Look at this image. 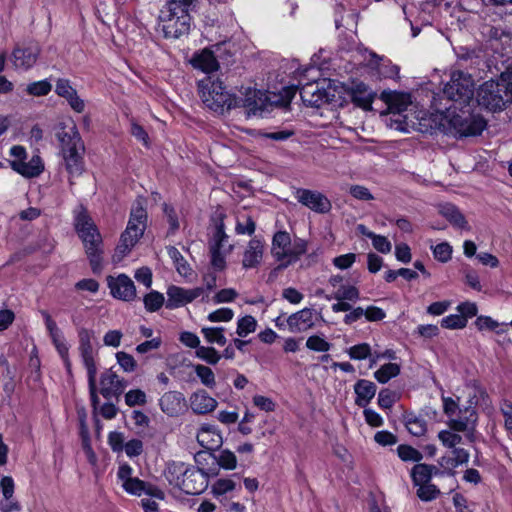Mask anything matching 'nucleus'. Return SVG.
<instances>
[{
	"label": "nucleus",
	"mask_w": 512,
	"mask_h": 512,
	"mask_svg": "<svg viewBox=\"0 0 512 512\" xmlns=\"http://www.w3.org/2000/svg\"><path fill=\"white\" fill-rule=\"evenodd\" d=\"M231 250V245H229L227 251H218L216 249H210L211 266L217 271H223L226 268V255L229 254Z\"/></svg>",
	"instance_id": "603ef678"
},
{
	"label": "nucleus",
	"mask_w": 512,
	"mask_h": 512,
	"mask_svg": "<svg viewBox=\"0 0 512 512\" xmlns=\"http://www.w3.org/2000/svg\"><path fill=\"white\" fill-rule=\"evenodd\" d=\"M397 454L404 462H415L418 464L423 459V455L419 450L406 444H401L397 447Z\"/></svg>",
	"instance_id": "79ce46f5"
},
{
	"label": "nucleus",
	"mask_w": 512,
	"mask_h": 512,
	"mask_svg": "<svg viewBox=\"0 0 512 512\" xmlns=\"http://www.w3.org/2000/svg\"><path fill=\"white\" fill-rule=\"evenodd\" d=\"M348 96L351 101L364 110H371L372 103L376 96L368 85L363 82L353 83L347 90Z\"/></svg>",
	"instance_id": "6ab92c4d"
},
{
	"label": "nucleus",
	"mask_w": 512,
	"mask_h": 512,
	"mask_svg": "<svg viewBox=\"0 0 512 512\" xmlns=\"http://www.w3.org/2000/svg\"><path fill=\"white\" fill-rule=\"evenodd\" d=\"M441 327L450 330L463 329L467 325V321L465 317L460 316V314H450L443 317L440 321Z\"/></svg>",
	"instance_id": "3c124183"
},
{
	"label": "nucleus",
	"mask_w": 512,
	"mask_h": 512,
	"mask_svg": "<svg viewBox=\"0 0 512 512\" xmlns=\"http://www.w3.org/2000/svg\"><path fill=\"white\" fill-rule=\"evenodd\" d=\"M354 57L358 60L359 65H365V67L375 71L379 77L393 78L399 74V67L397 65L392 64L389 59L379 56L362 46L356 48Z\"/></svg>",
	"instance_id": "9b49d317"
},
{
	"label": "nucleus",
	"mask_w": 512,
	"mask_h": 512,
	"mask_svg": "<svg viewBox=\"0 0 512 512\" xmlns=\"http://www.w3.org/2000/svg\"><path fill=\"white\" fill-rule=\"evenodd\" d=\"M462 114H453L449 120L450 126L460 137L480 135L487 126L485 119L480 115L467 114L460 110Z\"/></svg>",
	"instance_id": "ddd939ff"
},
{
	"label": "nucleus",
	"mask_w": 512,
	"mask_h": 512,
	"mask_svg": "<svg viewBox=\"0 0 512 512\" xmlns=\"http://www.w3.org/2000/svg\"><path fill=\"white\" fill-rule=\"evenodd\" d=\"M74 227L83 242L92 271L99 272L102 266V236L87 210L82 206L74 212Z\"/></svg>",
	"instance_id": "f03ea898"
},
{
	"label": "nucleus",
	"mask_w": 512,
	"mask_h": 512,
	"mask_svg": "<svg viewBox=\"0 0 512 512\" xmlns=\"http://www.w3.org/2000/svg\"><path fill=\"white\" fill-rule=\"evenodd\" d=\"M440 213L455 227L461 229L467 227L465 217L455 205L450 203L442 205L440 207Z\"/></svg>",
	"instance_id": "72a5a7b5"
},
{
	"label": "nucleus",
	"mask_w": 512,
	"mask_h": 512,
	"mask_svg": "<svg viewBox=\"0 0 512 512\" xmlns=\"http://www.w3.org/2000/svg\"><path fill=\"white\" fill-rule=\"evenodd\" d=\"M194 372L204 386L210 389L215 388V374L210 367L197 364L194 366Z\"/></svg>",
	"instance_id": "37998d69"
},
{
	"label": "nucleus",
	"mask_w": 512,
	"mask_h": 512,
	"mask_svg": "<svg viewBox=\"0 0 512 512\" xmlns=\"http://www.w3.org/2000/svg\"><path fill=\"white\" fill-rule=\"evenodd\" d=\"M416 487H418L417 496L422 501H432L440 495V490L437 488L436 485L432 484L431 482L416 485Z\"/></svg>",
	"instance_id": "de8ad7c7"
},
{
	"label": "nucleus",
	"mask_w": 512,
	"mask_h": 512,
	"mask_svg": "<svg viewBox=\"0 0 512 512\" xmlns=\"http://www.w3.org/2000/svg\"><path fill=\"white\" fill-rule=\"evenodd\" d=\"M306 347L316 352H328L331 348V344L318 335H312L308 337Z\"/></svg>",
	"instance_id": "4d7b16f0"
},
{
	"label": "nucleus",
	"mask_w": 512,
	"mask_h": 512,
	"mask_svg": "<svg viewBox=\"0 0 512 512\" xmlns=\"http://www.w3.org/2000/svg\"><path fill=\"white\" fill-rule=\"evenodd\" d=\"M100 386V393L104 398L108 399L123 391L124 382L110 369L101 375Z\"/></svg>",
	"instance_id": "393cba45"
},
{
	"label": "nucleus",
	"mask_w": 512,
	"mask_h": 512,
	"mask_svg": "<svg viewBox=\"0 0 512 512\" xmlns=\"http://www.w3.org/2000/svg\"><path fill=\"white\" fill-rule=\"evenodd\" d=\"M396 393L389 389H383L378 394V405L382 409H390L396 402Z\"/></svg>",
	"instance_id": "0e129e2a"
},
{
	"label": "nucleus",
	"mask_w": 512,
	"mask_h": 512,
	"mask_svg": "<svg viewBox=\"0 0 512 512\" xmlns=\"http://www.w3.org/2000/svg\"><path fill=\"white\" fill-rule=\"evenodd\" d=\"M166 308L173 310L190 303L188 288L170 285L166 290Z\"/></svg>",
	"instance_id": "c756f323"
},
{
	"label": "nucleus",
	"mask_w": 512,
	"mask_h": 512,
	"mask_svg": "<svg viewBox=\"0 0 512 512\" xmlns=\"http://www.w3.org/2000/svg\"><path fill=\"white\" fill-rule=\"evenodd\" d=\"M116 359L117 363L125 372L130 373L135 371L137 364L132 355L120 351L116 353Z\"/></svg>",
	"instance_id": "680f3d73"
},
{
	"label": "nucleus",
	"mask_w": 512,
	"mask_h": 512,
	"mask_svg": "<svg viewBox=\"0 0 512 512\" xmlns=\"http://www.w3.org/2000/svg\"><path fill=\"white\" fill-rule=\"evenodd\" d=\"M308 242L302 238L292 241L285 230L277 231L271 242V255L279 263L277 269H285L296 263L307 252Z\"/></svg>",
	"instance_id": "0eeeda50"
},
{
	"label": "nucleus",
	"mask_w": 512,
	"mask_h": 512,
	"mask_svg": "<svg viewBox=\"0 0 512 512\" xmlns=\"http://www.w3.org/2000/svg\"><path fill=\"white\" fill-rule=\"evenodd\" d=\"M198 91L204 105L219 114L239 104L238 98L227 91L223 82L213 75H206L199 80Z\"/></svg>",
	"instance_id": "39448f33"
},
{
	"label": "nucleus",
	"mask_w": 512,
	"mask_h": 512,
	"mask_svg": "<svg viewBox=\"0 0 512 512\" xmlns=\"http://www.w3.org/2000/svg\"><path fill=\"white\" fill-rule=\"evenodd\" d=\"M463 275H464V279H465V283L471 287L473 290L475 291H482V285L480 283V277H479V274L478 272L469 267V266H466L463 268Z\"/></svg>",
	"instance_id": "13d9d810"
},
{
	"label": "nucleus",
	"mask_w": 512,
	"mask_h": 512,
	"mask_svg": "<svg viewBox=\"0 0 512 512\" xmlns=\"http://www.w3.org/2000/svg\"><path fill=\"white\" fill-rule=\"evenodd\" d=\"M147 212L141 200H137L130 213L126 229L121 234L113 255L114 262H120L127 256L146 229Z\"/></svg>",
	"instance_id": "423d86ee"
},
{
	"label": "nucleus",
	"mask_w": 512,
	"mask_h": 512,
	"mask_svg": "<svg viewBox=\"0 0 512 512\" xmlns=\"http://www.w3.org/2000/svg\"><path fill=\"white\" fill-rule=\"evenodd\" d=\"M256 328V319L251 315H246L238 319L236 333L239 337H246L255 332Z\"/></svg>",
	"instance_id": "a18cd8bd"
},
{
	"label": "nucleus",
	"mask_w": 512,
	"mask_h": 512,
	"mask_svg": "<svg viewBox=\"0 0 512 512\" xmlns=\"http://www.w3.org/2000/svg\"><path fill=\"white\" fill-rule=\"evenodd\" d=\"M360 298V292L354 285H341L332 297L328 299L356 302Z\"/></svg>",
	"instance_id": "e433bc0d"
},
{
	"label": "nucleus",
	"mask_w": 512,
	"mask_h": 512,
	"mask_svg": "<svg viewBox=\"0 0 512 512\" xmlns=\"http://www.w3.org/2000/svg\"><path fill=\"white\" fill-rule=\"evenodd\" d=\"M159 406L163 413L174 417L178 416L185 410L186 401L181 392L168 391L161 396Z\"/></svg>",
	"instance_id": "412c9836"
},
{
	"label": "nucleus",
	"mask_w": 512,
	"mask_h": 512,
	"mask_svg": "<svg viewBox=\"0 0 512 512\" xmlns=\"http://www.w3.org/2000/svg\"><path fill=\"white\" fill-rule=\"evenodd\" d=\"M191 64L194 68L200 69L208 75L214 71H217L219 68L216 57L209 49H203L199 53H196L191 60Z\"/></svg>",
	"instance_id": "c85d7f7f"
},
{
	"label": "nucleus",
	"mask_w": 512,
	"mask_h": 512,
	"mask_svg": "<svg viewBox=\"0 0 512 512\" xmlns=\"http://www.w3.org/2000/svg\"><path fill=\"white\" fill-rule=\"evenodd\" d=\"M239 475L233 474L230 478H219L212 485V493L215 498L221 497L233 492L235 489H241Z\"/></svg>",
	"instance_id": "473e14b6"
},
{
	"label": "nucleus",
	"mask_w": 512,
	"mask_h": 512,
	"mask_svg": "<svg viewBox=\"0 0 512 512\" xmlns=\"http://www.w3.org/2000/svg\"><path fill=\"white\" fill-rule=\"evenodd\" d=\"M168 255L174 261L176 269L180 275L187 276L190 272V266L185 261L179 250L175 247L168 248Z\"/></svg>",
	"instance_id": "8fccbe9b"
},
{
	"label": "nucleus",
	"mask_w": 512,
	"mask_h": 512,
	"mask_svg": "<svg viewBox=\"0 0 512 512\" xmlns=\"http://www.w3.org/2000/svg\"><path fill=\"white\" fill-rule=\"evenodd\" d=\"M122 488L130 495L141 496L147 494L162 499L163 493L160 490L153 489L151 485H147L146 482L134 477L122 484Z\"/></svg>",
	"instance_id": "7c9ffc66"
},
{
	"label": "nucleus",
	"mask_w": 512,
	"mask_h": 512,
	"mask_svg": "<svg viewBox=\"0 0 512 512\" xmlns=\"http://www.w3.org/2000/svg\"><path fill=\"white\" fill-rule=\"evenodd\" d=\"M477 102L492 112L501 111L512 102V70L501 73L497 80L483 83L477 90Z\"/></svg>",
	"instance_id": "20e7f679"
},
{
	"label": "nucleus",
	"mask_w": 512,
	"mask_h": 512,
	"mask_svg": "<svg viewBox=\"0 0 512 512\" xmlns=\"http://www.w3.org/2000/svg\"><path fill=\"white\" fill-rule=\"evenodd\" d=\"M217 406V401L206 391L199 390L190 396V407L196 414L212 412Z\"/></svg>",
	"instance_id": "bb28decb"
},
{
	"label": "nucleus",
	"mask_w": 512,
	"mask_h": 512,
	"mask_svg": "<svg viewBox=\"0 0 512 512\" xmlns=\"http://www.w3.org/2000/svg\"><path fill=\"white\" fill-rule=\"evenodd\" d=\"M234 317V311L231 308H219L208 314L207 319L210 322H229Z\"/></svg>",
	"instance_id": "052dcab7"
},
{
	"label": "nucleus",
	"mask_w": 512,
	"mask_h": 512,
	"mask_svg": "<svg viewBox=\"0 0 512 512\" xmlns=\"http://www.w3.org/2000/svg\"><path fill=\"white\" fill-rule=\"evenodd\" d=\"M372 348L369 343L363 342L349 347L346 350L347 355L351 360H367L371 356Z\"/></svg>",
	"instance_id": "c03bdc74"
},
{
	"label": "nucleus",
	"mask_w": 512,
	"mask_h": 512,
	"mask_svg": "<svg viewBox=\"0 0 512 512\" xmlns=\"http://www.w3.org/2000/svg\"><path fill=\"white\" fill-rule=\"evenodd\" d=\"M39 53L40 49L37 45L17 47L12 53V63L16 69L28 70L36 63Z\"/></svg>",
	"instance_id": "5701e85b"
},
{
	"label": "nucleus",
	"mask_w": 512,
	"mask_h": 512,
	"mask_svg": "<svg viewBox=\"0 0 512 512\" xmlns=\"http://www.w3.org/2000/svg\"><path fill=\"white\" fill-rule=\"evenodd\" d=\"M224 327H203L201 333L208 343L225 346L227 339L224 335Z\"/></svg>",
	"instance_id": "c9c22d12"
},
{
	"label": "nucleus",
	"mask_w": 512,
	"mask_h": 512,
	"mask_svg": "<svg viewBox=\"0 0 512 512\" xmlns=\"http://www.w3.org/2000/svg\"><path fill=\"white\" fill-rule=\"evenodd\" d=\"M60 153L70 176H79L84 170V144L73 120L58 123L55 132Z\"/></svg>",
	"instance_id": "f257e3e1"
},
{
	"label": "nucleus",
	"mask_w": 512,
	"mask_h": 512,
	"mask_svg": "<svg viewBox=\"0 0 512 512\" xmlns=\"http://www.w3.org/2000/svg\"><path fill=\"white\" fill-rule=\"evenodd\" d=\"M456 310L460 314V316L465 317V320L467 322L469 318L476 316L478 313V307L476 303L470 301L461 302L456 307Z\"/></svg>",
	"instance_id": "774afa93"
},
{
	"label": "nucleus",
	"mask_w": 512,
	"mask_h": 512,
	"mask_svg": "<svg viewBox=\"0 0 512 512\" xmlns=\"http://www.w3.org/2000/svg\"><path fill=\"white\" fill-rule=\"evenodd\" d=\"M296 199L299 203L316 213L325 214L332 208L330 200L318 191L298 189L296 191Z\"/></svg>",
	"instance_id": "dca6fc26"
},
{
	"label": "nucleus",
	"mask_w": 512,
	"mask_h": 512,
	"mask_svg": "<svg viewBox=\"0 0 512 512\" xmlns=\"http://www.w3.org/2000/svg\"><path fill=\"white\" fill-rule=\"evenodd\" d=\"M443 93L453 102L454 110H462L473 100L474 82L472 77L462 71H453L450 81L444 86Z\"/></svg>",
	"instance_id": "1a4fd4ad"
},
{
	"label": "nucleus",
	"mask_w": 512,
	"mask_h": 512,
	"mask_svg": "<svg viewBox=\"0 0 512 512\" xmlns=\"http://www.w3.org/2000/svg\"><path fill=\"white\" fill-rule=\"evenodd\" d=\"M400 373V365L397 363H387L382 365L374 372L375 379L382 384L387 383L392 378L398 376Z\"/></svg>",
	"instance_id": "f704fd0d"
},
{
	"label": "nucleus",
	"mask_w": 512,
	"mask_h": 512,
	"mask_svg": "<svg viewBox=\"0 0 512 512\" xmlns=\"http://www.w3.org/2000/svg\"><path fill=\"white\" fill-rule=\"evenodd\" d=\"M147 402V395L141 389H132L125 394V403L129 407L143 406Z\"/></svg>",
	"instance_id": "864d4df0"
},
{
	"label": "nucleus",
	"mask_w": 512,
	"mask_h": 512,
	"mask_svg": "<svg viewBox=\"0 0 512 512\" xmlns=\"http://www.w3.org/2000/svg\"><path fill=\"white\" fill-rule=\"evenodd\" d=\"M165 478L174 487L188 495H198L208 487V474L202 468L189 466L183 462L168 464Z\"/></svg>",
	"instance_id": "7ed1b4c3"
},
{
	"label": "nucleus",
	"mask_w": 512,
	"mask_h": 512,
	"mask_svg": "<svg viewBox=\"0 0 512 512\" xmlns=\"http://www.w3.org/2000/svg\"><path fill=\"white\" fill-rule=\"evenodd\" d=\"M144 307L148 312H156L164 305V295L158 291L152 290L143 298Z\"/></svg>",
	"instance_id": "a19ab883"
},
{
	"label": "nucleus",
	"mask_w": 512,
	"mask_h": 512,
	"mask_svg": "<svg viewBox=\"0 0 512 512\" xmlns=\"http://www.w3.org/2000/svg\"><path fill=\"white\" fill-rule=\"evenodd\" d=\"M315 323V311L303 308L287 317L288 330L291 333H301L311 329Z\"/></svg>",
	"instance_id": "aec40b11"
},
{
	"label": "nucleus",
	"mask_w": 512,
	"mask_h": 512,
	"mask_svg": "<svg viewBox=\"0 0 512 512\" xmlns=\"http://www.w3.org/2000/svg\"><path fill=\"white\" fill-rule=\"evenodd\" d=\"M213 459L218 465L226 470H233L237 466V458L235 454L230 450H221L217 456H213Z\"/></svg>",
	"instance_id": "49530a36"
},
{
	"label": "nucleus",
	"mask_w": 512,
	"mask_h": 512,
	"mask_svg": "<svg viewBox=\"0 0 512 512\" xmlns=\"http://www.w3.org/2000/svg\"><path fill=\"white\" fill-rule=\"evenodd\" d=\"M354 392L356 405L365 408L376 394V385L372 381L360 379L354 385Z\"/></svg>",
	"instance_id": "cd10ccee"
},
{
	"label": "nucleus",
	"mask_w": 512,
	"mask_h": 512,
	"mask_svg": "<svg viewBox=\"0 0 512 512\" xmlns=\"http://www.w3.org/2000/svg\"><path fill=\"white\" fill-rule=\"evenodd\" d=\"M451 305L450 300L436 301L426 308V312L431 316H441L450 309Z\"/></svg>",
	"instance_id": "338daca9"
},
{
	"label": "nucleus",
	"mask_w": 512,
	"mask_h": 512,
	"mask_svg": "<svg viewBox=\"0 0 512 512\" xmlns=\"http://www.w3.org/2000/svg\"><path fill=\"white\" fill-rule=\"evenodd\" d=\"M475 326L480 331L489 330V331H495L497 334L504 333L503 329L498 330L500 324L496 320L491 318L490 316H483V315L478 316L475 321Z\"/></svg>",
	"instance_id": "5fc2aeb1"
},
{
	"label": "nucleus",
	"mask_w": 512,
	"mask_h": 512,
	"mask_svg": "<svg viewBox=\"0 0 512 512\" xmlns=\"http://www.w3.org/2000/svg\"><path fill=\"white\" fill-rule=\"evenodd\" d=\"M158 24L167 39H179L189 34L192 17L189 11L162 7L158 15Z\"/></svg>",
	"instance_id": "6e6552de"
},
{
	"label": "nucleus",
	"mask_w": 512,
	"mask_h": 512,
	"mask_svg": "<svg viewBox=\"0 0 512 512\" xmlns=\"http://www.w3.org/2000/svg\"><path fill=\"white\" fill-rule=\"evenodd\" d=\"M433 256L439 262L446 263L451 259L452 247L447 243H439L432 247Z\"/></svg>",
	"instance_id": "bf43d9fd"
},
{
	"label": "nucleus",
	"mask_w": 512,
	"mask_h": 512,
	"mask_svg": "<svg viewBox=\"0 0 512 512\" xmlns=\"http://www.w3.org/2000/svg\"><path fill=\"white\" fill-rule=\"evenodd\" d=\"M92 331L81 327L78 330L79 337V353L81 356L82 363L86 368L87 374L93 377V373H97V366L95 362V350L91 343Z\"/></svg>",
	"instance_id": "f3484780"
},
{
	"label": "nucleus",
	"mask_w": 512,
	"mask_h": 512,
	"mask_svg": "<svg viewBox=\"0 0 512 512\" xmlns=\"http://www.w3.org/2000/svg\"><path fill=\"white\" fill-rule=\"evenodd\" d=\"M443 474L444 472L437 466L426 463L415 464L410 471L414 486L431 482L433 476H442Z\"/></svg>",
	"instance_id": "a878e982"
},
{
	"label": "nucleus",
	"mask_w": 512,
	"mask_h": 512,
	"mask_svg": "<svg viewBox=\"0 0 512 512\" xmlns=\"http://www.w3.org/2000/svg\"><path fill=\"white\" fill-rule=\"evenodd\" d=\"M107 286L113 298L124 302H131L136 298V287L133 280L126 274L109 275L106 278Z\"/></svg>",
	"instance_id": "4468645a"
},
{
	"label": "nucleus",
	"mask_w": 512,
	"mask_h": 512,
	"mask_svg": "<svg viewBox=\"0 0 512 512\" xmlns=\"http://www.w3.org/2000/svg\"><path fill=\"white\" fill-rule=\"evenodd\" d=\"M499 411L503 417V425L507 432V436L512 440V401L502 399L499 403Z\"/></svg>",
	"instance_id": "58836bf2"
},
{
	"label": "nucleus",
	"mask_w": 512,
	"mask_h": 512,
	"mask_svg": "<svg viewBox=\"0 0 512 512\" xmlns=\"http://www.w3.org/2000/svg\"><path fill=\"white\" fill-rule=\"evenodd\" d=\"M477 422V413L473 407L459 409L455 416L448 420V426L458 432L472 430Z\"/></svg>",
	"instance_id": "4be33fe9"
},
{
	"label": "nucleus",
	"mask_w": 512,
	"mask_h": 512,
	"mask_svg": "<svg viewBox=\"0 0 512 512\" xmlns=\"http://www.w3.org/2000/svg\"><path fill=\"white\" fill-rule=\"evenodd\" d=\"M300 96L307 106L317 108L324 104L342 105L343 102L338 87L331 84L324 88L319 83H305L300 88Z\"/></svg>",
	"instance_id": "9d476101"
},
{
	"label": "nucleus",
	"mask_w": 512,
	"mask_h": 512,
	"mask_svg": "<svg viewBox=\"0 0 512 512\" xmlns=\"http://www.w3.org/2000/svg\"><path fill=\"white\" fill-rule=\"evenodd\" d=\"M197 441L206 450H216L222 445V436L216 426L203 424L197 433Z\"/></svg>",
	"instance_id": "b1692460"
},
{
	"label": "nucleus",
	"mask_w": 512,
	"mask_h": 512,
	"mask_svg": "<svg viewBox=\"0 0 512 512\" xmlns=\"http://www.w3.org/2000/svg\"><path fill=\"white\" fill-rule=\"evenodd\" d=\"M458 431L450 429L441 430L438 433V439L441 444L448 449H455L457 445L462 443V436L457 433Z\"/></svg>",
	"instance_id": "ea45409f"
},
{
	"label": "nucleus",
	"mask_w": 512,
	"mask_h": 512,
	"mask_svg": "<svg viewBox=\"0 0 512 512\" xmlns=\"http://www.w3.org/2000/svg\"><path fill=\"white\" fill-rule=\"evenodd\" d=\"M228 242V235L225 232L223 222L216 225L212 239L209 243V249H216L218 251H227L225 245Z\"/></svg>",
	"instance_id": "4c0bfd02"
},
{
	"label": "nucleus",
	"mask_w": 512,
	"mask_h": 512,
	"mask_svg": "<svg viewBox=\"0 0 512 512\" xmlns=\"http://www.w3.org/2000/svg\"><path fill=\"white\" fill-rule=\"evenodd\" d=\"M195 353L196 357L210 365H216L221 359V354L213 347L200 346Z\"/></svg>",
	"instance_id": "09e8293b"
},
{
	"label": "nucleus",
	"mask_w": 512,
	"mask_h": 512,
	"mask_svg": "<svg viewBox=\"0 0 512 512\" xmlns=\"http://www.w3.org/2000/svg\"><path fill=\"white\" fill-rule=\"evenodd\" d=\"M237 292L233 288H224L218 291L212 298L211 302L213 304H220V303H230L235 300L237 297Z\"/></svg>",
	"instance_id": "e2e57ef3"
},
{
	"label": "nucleus",
	"mask_w": 512,
	"mask_h": 512,
	"mask_svg": "<svg viewBox=\"0 0 512 512\" xmlns=\"http://www.w3.org/2000/svg\"><path fill=\"white\" fill-rule=\"evenodd\" d=\"M356 258L357 255L355 253H347L335 257L332 263L337 269L346 270L356 262Z\"/></svg>",
	"instance_id": "69168bd1"
},
{
	"label": "nucleus",
	"mask_w": 512,
	"mask_h": 512,
	"mask_svg": "<svg viewBox=\"0 0 512 512\" xmlns=\"http://www.w3.org/2000/svg\"><path fill=\"white\" fill-rule=\"evenodd\" d=\"M265 241L262 237L255 236L249 240L243 251L242 266L244 269L257 268L264 256Z\"/></svg>",
	"instance_id": "a211bd4d"
},
{
	"label": "nucleus",
	"mask_w": 512,
	"mask_h": 512,
	"mask_svg": "<svg viewBox=\"0 0 512 512\" xmlns=\"http://www.w3.org/2000/svg\"><path fill=\"white\" fill-rule=\"evenodd\" d=\"M52 89V85L48 80H41L30 83L27 86V93L33 96H46Z\"/></svg>",
	"instance_id": "6e6d98bb"
},
{
	"label": "nucleus",
	"mask_w": 512,
	"mask_h": 512,
	"mask_svg": "<svg viewBox=\"0 0 512 512\" xmlns=\"http://www.w3.org/2000/svg\"><path fill=\"white\" fill-rule=\"evenodd\" d=\"M10 155L14 158L9 162L11 168L25 178L38 177L44 170V164L39 155H33L29 161H26L27 152L23 146H12Z\"/></svg>",
	"instance_id": "f8f14e48"
},
{
	"label": "nucleus",
	"mask_w": 512,
	"mask_h": 512,
	"mask_svg": "<svg viewBox=\"0 0 512 512\" xmlns=\"http://www.w3.org/2000/svg\"><path fill=\"white\" fill-rule=\"evenodd\" d=\"M403 422L407 431L413 436L421 437L427 431V421L422 415L414 412H405Z\"/></svg>",
	"instance_id": "2f4dec72"
},
{
	"label": "nucleus",
	"mask_w": 512,
	"mask_h": 512,
	"mask_svg": "<svg viewBox=\"0 0 512 512\" xmlns=\"http://www.w3.org/2000/svg\"><path fill=\"white\" fill-rule=\"evenodd\" d=\"M46 329L53 345L55 346L58 354L63 360L67 369H70L71 363L69 359V344L67 343L62 331L58 328L56 322L52 319L47 311L41 312Z\"/></svg>",
	"instance_id": "2eb2a0df"
}]
</instances>
